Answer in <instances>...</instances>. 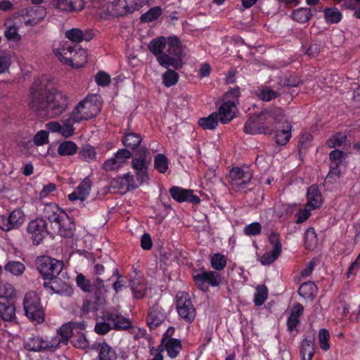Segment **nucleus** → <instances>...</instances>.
Wrapping results in <instances>:
<instances>
[{
  "instance_id": "obj_46",
  "label": "nucleus",
  "mask_w": 360,
  "mask_h": 360,
  "mask_svg": "<svg viewBox=\"0 0 360 360\" xmlns=\"http://www.w3.org/2000/svg\"><path fill=\"white\" fill-rule=\"evenodd\" d=\"M124 0H116L112 2L111 9L116 16H124L129 13Z\"/></svg>"
},
{
  "instance_id": "obj_25",
  "label": "nucleus",
  "mask_w": 360,
  "mask_h": 360,
  "mask_svg": "<svg viewBox=\"0 0 360 360\" xmlns=\"http://www.w3.org/2000/svg\"><path fill=\"white\" fill-rule=\"evenodd\" d=\"M285 124L283 129H278L275 134V141L278 146H285L292 137V126L285 117V120L282 122Z\"/></svg>"
},
{
  "instance_id": "obj_55",
  "label": "nucleus",
  "mask_w": 360,
  "mask_h": 360,
  "mask_svg": "<svg viewBox=\"0 0 360 360\" xmlns=\"http://www.w3.org/2000/svg\"><path fill=\"white\" fill-rule=\"evenodd\" d=\"M46 280H49V281H45L44 283V287L50 290V293L52 294H61L62 290L60 288H55V285L58 284V283H63V281L58 278L57 276H54V278H47Z\"/></svg>"
},
{
  "instance_id": "obj_57",
  "label": "nucleus",
  "mask_w": 360,
  "mask_h": 360,
  "mask_svg": "<svg viewBox=\"0 0 360 360\" xmlns=\"http://www.w3.org/2000/svg\"><path fill=\"white\" fill-rule=\"evenodd\" d=\"M91 286L92 291L94 290L95 294L98 297L103 292H107L108 291V286L105 285L104 281L101 278H95L94 282L91 283Z\"/></svg>"
},
{
  "instance_id": "obj_38",
  "label": "nucleus",
  "mask_w": 360,
  "mask_h": 360,
  "mask_svg": "<svg viewBox=\"0 0 360 360\" xmlns=\"http://www.w3.org/2000/svg\"><path fill=\"white\" fill-rule=\"evenodd\" d=\"M169 162L165 155L157 154L154 158V167L161 174H165L168 169Z\"/></svg>"
},
{
  "instance_id": "obj_18",
  "label": "nucleus",
  "mask_w": 360,
  "mask_h": 360,
  "mask_svg": "<svg viewBox=\"0 0 360 360\" xmlns=\"http://www.w3.org/2000/svg\"><path fill=\"white\" fill-rule=\"evenodd\" d=\"M184 300L181 304V319H184L188 323H192L196 316V310L194 307L187 292H181V301Z\"/></svg>"
},
{
  "instance_id": "obj_29",
  "label": "nucleus",
  "mask_w": 360,
  "mask_h": 360,
  "mask_svg": "<svg viewBox=\"0 0 360 360\" xmlns=\"http://www.w3.org/2000/svg\"><path fill=\"white\" fill-rule=\"evenodd\" d=\"M45 340L40 336H32L25 340L24 348L30 352H44Z\"/></svg>"
},
{
  "instance_id": "obj_10",
  "label": "nucleus",
  "mask_w": 360,
  "mask_h": 360,
  "mask_svg": "<svg viewBox=\"0 0 360 360\" xmlns=\"http://www.w3.org/2000/svg\"><path fill=\"white\" fill-rule=\"evenodd\" d=\"M35 264L44 280L54 278V276H58L63 268L62 261L46 255L38 257Z\"/></svg>"
},
{
  "instance_id": "obj_39",
  "label": "nucleus",
  "mask_w": 360,
  "mask_h": 360,
  "mask_svg": "<svg viewBox=\"0 0 360 360\" xmlns=\"http://www.w3.org/2000/svg\"><path fill=\"white\" fill-rule=\"evenodd\" d=\"M4 269L14 276H19L24 273L25 266L20 262L9 261L4 266Z\"/></svg>"
},
{
  "instance_id": "obj_47",
  "label": "nucleus",
  "mask_w": 360,
  "mask_h": 360,
  "mask_svg": "<svg viewBox=\"0 0 360 360\" xmlns=\"http://www.w3.org/2000/svg\"><path fill=\"white\" fill-rule=\"evenodd\" d=\"M330 333L326 328H321L319 332V344L320 347L324 350L328 351L330 348Z\"/></svg>"
},
{
  "instance_id": "obj_20",
  "label": "nucleus",
  "mask_w": 360,
  "mask_h": 360,
  "mask_svg": "<svg viewBox=\"0 0 360 360\" xmlns=\"http://www.w3.org/2000/svg\"><path fill=\"white\" fill-rule=\"evenodd\" d=\"M307 204L306 207L310 210H316L319 208L323 202L322 195L319 187L316 185L310 186L307 192Z\"/></svg>"
},
{
  "instance_id": "obj_43",
  "label": "nucleus",
  "mask_w": 360,
  "mask_h": 360,
  "mask_svg": "<svg viewBox=\"0 0 360 360\" xmlns=\"http://www.w3.org/2000/svg\"><path fill=\"white\" fill-rule=\"evenodd\" d=\"M312 138V135L308 132L303 133L300 135L297 144L300 155H301L302 153H305L309 148Z\"/></svg>"
},
{
  "instance_id": "obj_6",
  "label": "nucleus",
  "mask_w": 360,
  "mask_h": 360,
  "mask_svg": "<svg viewBox=\"0 0 360 360\" xmlns=\"http://www.w3.org/2000/svg\"><path fill=\"white\" fill-rule=\"evenodd\" d=\"M101 321H97L94 331L98 335H105L112 329L127 330L131 327V321L116 311H103Z\"/></svg>"
},
{
  "instance_id": "obj_11",
  "label": "nucleus",
  "mask_w": 360,
  "mask_h": 360,
  "mask_svg": "<svg viewBox=\"0 0 360 360\" xmlns=\"http://www.w3.org/2000/svg\"><path fill=\"white\" fill-rule=\"evenodd\" d=\"M27 233L33 244L38 245L49 233L46 221L43 218L30 221L27 226Z\"/></svg>"
},
{
  "instance_id": "obj_12",
  "label": "nucleus",
  "mask_w": 360,
  "mask_h": 360,
  "mask_svg": "<svg viewBox=\"0 0 360 360\" xmlns=\"http://www.w3.org/2000/svg\"><path fill=\"white\" fill-rule=\"evenodd\" d=\"M193 280L198 288L203 292H206L209 288V285L212 287H217L221 283V276L213 271H205L202 269L193 276Z\"/></svg>"
},
{
  "instance_id": "obj_17",
  "label": "nucleus",
  "mask_w": 360,
  "mask_h": 360,
  "mask_svg": "<svg viewBox=\"0 0 360 360\" xmlns=\"http://www.w3.org/2000/svg\"><path fill=\"white\" fill-rule=\"evenodd\" d=\"M91 181L89 177L84 179L75 191L68 195L70 201L79 200L84 202L89 195L91 190Z\"/></svg>"
},
{
  "instance_id": "obj_4",
  "label": "nucleus",
  "mask_w": 360,
  "mask_h": 360,
  "mask_svg": "<svg viewBox=\"0 0 360 360\" xmlns=\"http://www.w3.org/2000/svg\"><path fill=\"white\" fill-rule=\"evenodd\" d=\"M43 215L51 224L56 233L63 238H70L74 235L73 224L65 227V220H69L68 214L56 203H46L44 206Z\"/></svg>"
},
{
  "instance_id": "obj_45",
  "label": "nucleus",
  "mask_w": 360,
  "mask_h": 360,
  "mask_svg": "<svg viewBox=\"0 0 360 360\" xmlns=\"http://www.w3.org/2000/svg\"><path fill=\"white\" fill-rule=\"evenodd\" d=\"M65 36L70 41L79 44L84 40V33L79 28H72L65 32Z\"/></svg>"
},
{
  "instance_id": "obj_5",
  "label": "nucleus",
  "mask_w": 360,
  "mask_h": 360,
  "mask_svg": "<svg viewBox=\"0 0 360 360\" xmlns=\"http://www.w3.org/2000/svg\"><path fill=\"white\" fill-rule=\"evenodd\" d=\"M53 53L61 62L75 68H80L87 63L86 50L77 44L72 46L68 41L54 47Z\"/></svg>"
},
{
  "instance_id": "obj_33",
  "label": "nucleus",
  "mask_w": 360,
  "mask_h": 360,
  "mask_svg": "<svg viewBox=\"0 0 360 360\" xmlns=\"http://www.w3.org/2000/svg\"><path fill=\"white\" fill-rule=\"evenodd\" d=\"M78 147L72 141H64L58 147V153L61 156H71L77 153Z\"/></svg>"
},
{
  "instance_id": "obj_59",
  "label": "nucleus",
  "mask_w": 360,
  "mask_h": 360,
  "mask_svg": "<svg viewBox=\"0 0 360 360\" xmlns=\"http://www.w3.org/2000/svg\"><path fill=\"white\" fill-rule=\"evenodd\" d=\"M347 139L345 134L337 133L328 140V146L330 148H336L342 146Z\"/></svg>"
},
{
  "instance_id": "obj_2",
  "label": "nucleus",
  "mask_w": 360,
  "mask_h": 360,
  "mask_svg": "<svg viewBox=\"0 0 360 360\" xmlns=\"http://www.w3.org/2000/svg\"><path fill=\"white\" fill-rule=\"evenodd\" d=\"M30 105L37 112L55 118L65 111L68 97L61 91H51L34 83L31 88Z\"/></svg>"
},
{
  "instance_id": "obj_34",
  "label": "nucleus",
  "mask_w": 360,
  "mask_h": 360,
  "mask_svg": "<svg viewBox=\"0 0 360 360\" xmlns=\"http://www.w3.org/2000/svg\"><path fill=\"white\" fill-rule=\"evenodd\" d=\"M311 10L309 8H300L293 11L292 18L294 20L304 23L309 21L312 17Z\"/></svg>"
},
{
  "instance_id": "obj_27",
  "label": "nucleus",
  "mask_w": 360,
  "mask_h": 360,
  "mask_svg": "<svg viewBox=\"0 0 360 360\" xmlns=\"http://www.w3.org/2000/svg\"><path fill=\"white\" fill-rule=\"evenodd\" d=\"M0 317L5 321H12L16 319L14 304L7 300L0 302Z\"/></svg>"
},
{
  "instance_id": "obj_58",
  "label": "nucleus",
  "mask_w": 360,
  "mask_h": 360,
  "mask_svg": "<svg viewBox=\"0 0 360 360\" xmlns=\"http://www.w3.org/2000/svg\"><path fill=\"white\" fill-rule=\"evenodd\" d=\"M149 0H124L126 8L129 10V13H132L135 11L139 10L143 5L146 4Z\"/></svg>"
},
{
  "instance_id": "obj_21",
  "label": "nucleus",
  "mask_w": 360,
  "mask_h": 360,
  "mask_svg": "<svg viewBox=\"0 0 360 360\" xmlns=\"http://www.w3.org/2000/svg\"><path fill=\"white\" fill-rule=\"evenodd\" d=\"M276 90H274L269 86H262L255 91V95L257 97L265 102H269L275 100L281 95V89L278 85L274 86Z\"/></svg>"
},
{
  "instance_id": "obj_62",
  "label": "nucleus",
  "mask_w": 360,
  "mask_h": 360,
  "mask_svg": "<svg viewBox=\"0 0 360 360\" xmlns=\"http://www.w3.org/2000/svg\"><path fill=\"white\" fill-rule=\"evenodd\" d=\"M281 255L273 250L266 252L260 258V262L262 265H269L275 262Z\"/></svg>"
},
{
  "instance_id": "obj_56",
  "label": "nucleus",
  "mask_w": 360,
  "mask_h": 360,
  "mask_svg": "<svg viewBox=\"0 0 360 360\" xmlns=\"http://www.w3.org/2000/svg\"><path fill=\"white\" fill-rule=\"evenodd\" d=\"M80 158L86 162L94 160L96 158V153L91 146H86L83 148L79 153Z\"/></svg>"
},
{
  "instance_id": "obj_26",
  "label": "nucleus",
  "mask_w": 360,
  "mask_h": 360,
  "mask_svg": "<svg viewBox=\"0 0 360 360\" xmlns=\"http://www.w3.org/2000/svg\"><path fill=\"white\" fill-rule=\"evenodd\" d=\"M318 292V288L314 282L307 281L300 286L298 294L305 300L312 301L316 297Z\"/></svg>"
},
{
  "instance_id": "obj_28",
  "label": "nucleus",
  "mask_w": 360,
  "mask_h": 360,
  "mask_svg": "<svg viewBox=\"0 0 360 360\" xmlns=\"http://www.w3.org/2000/svg\"><path fill=\"white\" fill-rule=\"evenodd\" d=\"M302 84V80L296 75L291 72H286L279 77L277 82L278 86L281 89L286 87H297Z\"/></svg>"
},
{
  "instance_id": "obj_13",
  "label": "nucleus",
  "mask_w": 360,
  "mask_h": 360,
  "mask_svg": "<svg viewBox=\"0 0 360 360\" xmlns=\"http://www.w3.org/2000/svg\"><path fill=\"white\" fill-rule=\"evenodd\" d=\"M19 14L26 25L34 26L44 19L46 9L41 6H33L20 10Z\"/></svg>"
},
{
  "instance_id": "obj_30",
  "label": "nucleus",
  "mask_w": 360,
  "mask_h": 360,
  "mask_svg": "<svg viewBox=\"0 0 360 360\" xmlns=\"http://www.w3.org/2000/svg\"><path fill=\"white\" fill-rule=\"evenodd\" d=\"M315 343L314 338H304L301 342L300 355L302 360H311L315 353Z\"/></svg>"
},
{
  "instance_id": "obj_50",
  "label": "nucleus",
  "mask_w": 360,
  "mask_h": 360,
  "mask_svg": "<svg viewBox=\"0 0 360 360\" xmlns=\"http://www.w3.org/2000/svg\"><path fill=\"white\" fill-rule=\"evenodd\" d=\"M224 101L227 102H233L236 105L239 103L240 96V88L236 86L233 88L230 87L224 94Z\"/></svg>"
},
{
  "instance_id": "obj_51",
  "label": "nucleus",
  "mask_w": 360,
  "mask_h": 360,
  "mask_svg": "<svg viewBox=\"0 0 360 360\" xmlns=\"http://www.w3.org/2000/svg\"><path fill=\"white\" fill-rule=\"evenodd\" d=\"M269 243L273 247V251L281 254L282 243L281 241V235L276 231H272L268 237Z\"/></svg>"
},
{
  "instance_id": "obj_44",
  "label": "nucleus",
  "mask_w": 360,
  "mask_h": 360,
  "mask_svg": "<svg viewBox=\"0 0 360 360\" xmlns=\"http://www.w3.org/2000/svg\"><path fill=\"white\" fill-rule=\"evenodd\" d=\"M268 297V289L265 285L258 286L256 288L254 303L256 306H262Z\"/></svg>"
},
{
  "instance_id": "obj_41",
  "label": "nucleus",
  "mask_w": 360,
  "mask_h": 360,
  "mask_svg": "<svg viewBox=\"0 0 360 360\" xmlns=\"http://www.w3.org/2000/svg\"><path fill=\"white\" fill-rule=\"evenodd\" d=\"M211 266L216 271L223 270L227 264V259L224 255L215 253L211 257Z\"/></svg>"
},
{
  "instance_id": "obj_16",
  "label": "nucleus",
  "mask_w": 360,
  "mask_h": 360,
  "mask_svg": "<svg viewBox=\"0 0 360 360\" xmlns=\"http://www.w3.org/2000/svg\"><path fill=\"white\" fill-rule=\"evenodd\" d=\"M165 319L166 313L159 304H154L149 308L146 321L150 330L155 329Z\"/></svg>"
},
{
  "instance_id": "obj_53",
  "label": "nucleus",
  "mask_w": 360,
  "mask_h": 360,
  "mask_svg": "<svg viewBox=\"0 0 360 360\" xmlns=\"http://www.w3.org/2000/svg\"><path fill=\"white\" fill-rule=\"evenodd\" d=\"M77 286L85 292H91L92 286L91 281L87 279L82 274H79L76 277Z\"/></svg>"
},
{
  "instance_id": "obj_32",
  "label": "nucleus",
  "mask_w": 360,
  "mask_h": 360,
  "mask_svg": "<svg viewBox=\"0 0 360 360\" xmlns=\"http://www.w3.org/2000/svg\"><path fill=\"white\" fill-rule=\"evenodd\" d=\"M79 122H76L75 119L73 117V114L71 112L70 117L64 120L62 124H60V134L65 138L72 136L75 134V130L74 124Z\"/></svg>"
},
{
  "instance_id": "obj_14",
  "label": "nucleus",
  "mask_w": 360,
  "mask_h": 360,
  "mask_svg": "<svg viewBox=\"0 0 360 360\" xmlns=\"http://www.w3.org/2000/svg\"><path fill=\"white\" fill-rule=\"evenodd\" d=\"M24 221V213L20 209L15 210L8 216L0 215V229L9 231L19 227Z\"/></svg>"
},
{
  "instance_id": "obj_61",
  "label": "nucleus",
  "mask_w": 360,
  "mask_h": 360,
  "mask_svg": "<svg viewBox=\"0 0 360 360\" xmlns=\"http://www.w3.org/2000/svg\"><path fill=\"white\" fill-rule=\"evenodd\" d=\"M300 323V319H297L290 316H288L287 319V329L290 334L295 337L299 333L298 326Z\"/></svg>"
},
{
  "instance_id": "obj_22",
  "label": "nucleus",
  "mask_w": 360,
  "mask_h": 360,
  "mask_svg": "<svg viewBox=\"0 0 360 360\" xmlns=\"http://www.w3.org/2000/svg\"><path fill=\"white\" fill-rule=\"evenodd\" d=\"M121 141L124 146L131 150H138L142 142L141 136L136 132H126L122 137Z\"/></svg>"
},
{
  "instance_id": "obj_7",
  "label": "nucleus",
  "mask_w": 360,
  "mask_h": 360,
  "mask_svg": "<svg viewBox=\"0 0 360 360\" xmlns=\"http://www.w3.org/2000/svg\"><path fill=\"white\" fill-rule=\"evenodd\" d=\"M23 308L26 316L33 323L40 324L45 320V312L41 299L34 291L25 294L23 300Z\"/></svg>"
},
{
  "instance_id": "obj_31",
  "label": "nucleus",
  "mask_w": 360,
  "mask_h": 360,
  "mask_svg": "<svg viewBox=\"0 0 360 360\" xmlns=\"http://www.w3.org/2000/svg\"><path fill=\"white\" fill-rule=\"evenodd\" d=\"M219 121L218 114L217 112H214L207 117L200 118L198 121V124L205 130H212L217 127Z\"/></svg>"
},
{
  "instance_id": "obj_35",
  "label": "nucleus",
  "mask_w": 360,
  "mask_h": 360,
  "mask_svg": "<svg viewBox=\"0 0 360 360\" xmlns=\"http://www.w3.org/2000/svg\"><path fill=\"white\" fill-rule=\"evenodd\" d=\"M323 12L325 20L328 23H338L342 20V14L336 7H326Z\"/></svg>"
},
{
  "instance_id": "obj_23",
  "label": "nucleus",
  "mask_w": 360,
  "mask_h": 360,
  "mask_svg": "<svg viewBox=\"0 0 360 360\" xmlns=\"http://www.w3.org/2000/svg\"><path fill=\"white\" fill-rule=\"evenodd\" d=\"M55 6L61 11H81L84 7V0H57Z\"/></svg>"
},
{
  "instance_id": "obj_1",
  "label": "nucleus",
  "mask_w": 360,
  "mask_h": 360,
  "mask_svg": "<svg viewBox=\"0 0 360 360\" xmlns=\"http://www.w3.org/2000/svg\"><path fill=\"white\" fill-rule=\"evenodd\" d=\"M148 50L155 57L158 64L167 70L162 75V83L166 87H170L177 83L179 74L169 69L176 68L178 59H180V39L175 35L166 38L163 36L153 39L148 45Z\"/></svg>"
},
{
  "instance_id": "obj_52",
  "label": "nucleus",
  "mask_w": 360,
  "mask_h": 360,
  "mask_svg": "<svg viewBox=\"0 0 360 360\" xmlns=\"http://www.w3.org/2000/svg\"><path fill=\"white\" fill-rule=\"evenodd\" d=\"M200 198L194 195L191 190L181 188V202H188L193 205H198L200 202Z\"/></svg>"
},
{
  "instance_id": "obj_60",
  "label": "nucleus",
  "mask_w": 360,
  "mask_h": 360,
  "mask_svg": "<svg viewBox=\"0 0 360 360\" xmlns=\"http://www.w3.org/2000/svg\"><path fill=\"white\" fill-rule=\"evenodd\" d=\"M33 142L36 146H43L49 143V132L40 130L33 137Z\"/></svg>"
},
{
  "instance_id": "obj_48",
  "label": "nucleus",
  "mask_w": 360,
  "mask_h": 360,
  "mask_svg": "<svg viewBox=\"0 0 360 360\" xmlns=\"http://www.w3.org/2000/svg\"><path fill=\"white\" fill-rule=\"evenodd\" d=\"M67 345L63 340L58 335L53 337L50 340H45L44 351L54 352L61 345Z\"/></svg>"
},
{
  "instance_id": "obj_40",
  "label": "nucleus",
  "mask_w": 360,
  "mask_h": 360,
  "mask_svg": "<svg viewBox=\"0 0 360 360\" xmlns=\"http://www.w3.org/2000/svg\"><path fill=\"white\" fill-rule=\"evenodd\" d=\"M161 15V8L160 6H154L142 14L140 17V20L142 22H150L157 20Z\"/></svg>"
},
{
  "instance_id": "obj_3",
  "label": "nucleus",
  "mask_w": 360,
  "mask_h": 360,
  "mask_svg": "<svg viewBox=\"0 0 360 360\" xmlns=\"http://www.w3.org/2000/svg\"><path fill=\"white\" fill-rule=\"evenodd\" d=\"M285 120L283 110L279 107H271L255 113L245 122L244 131L248 134H271L276 124Z\"/></svg>"
},
{
  "instance_id": "obj_64",
  "label": "nucleus",
  "mask_w": 360,
  "mask_h": 360,
  "mask_svg": "<svg viewBox=\"0 0 360 360\" xmlns=\"http://www.w3.org/2000/svg\"><path fill=\"white\" fill-rule=\"evenodd\" d=\"M123 181L126 183L127 191L133 190L137 188L141 184L137 181L136 177L131 174L129 172L124 174L122 176Z\"/></svg>"
},
{
  "instance_id": "obj_54",
  "label": "nucleus",
  "mask_w": 360,
  "mask_h": 360,
  "mask_svg": "<svg viewBox=\"0 0 360 360\" xmlns=\"http://www.w3.org/2000/svg\"><path fill=\"white\" fill-rule=\"evenodd\" d=\"M261 232L262 225L259 222H252L243 229V233L247 236H258Z\"/></svg>"
},
{
  "instance_id": "obj_15",
  "label": "nucleus",
  "mask_w": 360,
  "mask_h": 360,
  "mask_svg": "<svg viewBox=\"0 0 360 360\" xmlns=\"http://www.w3.org/2000/svg\"><path fill=\"white\" fill-rule=\"evenodd\" d=\"M229 182L236 188H245L250 182L252 175L248 169L233 167L229 172Z\"/></svg>"
},
{
  "instance_id": "obj_8",
  "label": "nucleus",
  "mask_w": 360,
  "mask_h": 360,
  "mask_svg": "<svg viewBox=\"0 0 360 360\" xmlns=\"http://www.w3.org/2000/svg\"><path fill=\"white\" fill-rule=\"evenodd\" d=\"M100 112V105L98 103L97 95L88 96L73 109L72 113L76 122L88 120L96 117Z\"/></svg>"
},
{
  "instance_id": "obj_24",
  "label": "nucleus",
  "mask_w": 360,
  "mask_h": 360,
  "mask_svg": "<svg viewBox=\"0 0 360 360\" xmlns=\"http://www.w3.org/2000/svg\"><path fill=\"white\" fill-rule=\"evenodd\" d=\"M129 285L135 298L141 299L145 296L147 290V282L144 278H134L130 280Z\"/></svg>"
},
{
  "instance_id": "obj_36",
  "label": "nucleus",
  "mask_w": 360,
  "mask_h": 360,
  "mask_svg": "<svg viewBox=\"0 0 360 360\" xmlns=\"http://www.w3.org/2000/svg\"><path fill=\"white\" fill-rule=\"evenodd\" d=\"M304 246L309 250H314L317 245V236L314 228L309 227L307 229L304 237Z\"/></svg>"
},
{
  "instance_id": "obj_19",
  "label": "nucleus",
  "mask_w": 360,
  "mask_h": 360,
  "mask_svg": "<svg viewBox=\"0 0 360 360\" xmlns=\"http://www.w3.org/2000/svg\"><path fill=\"white\" fill-rule=\"evenodd\" d=\"M237 106L233 102L224 101L218 109V117L222 124L229 123L236 116Z\"/></svg>"
},
{
  "instance_id": "obj_63",
  "label": "nucleus",
  "mask_w": 360,
  "mask_h": 360,
  "mask_svg": "<svg viewBox=\"0 0 360 360\" xmlns=\"http://www.w3.org/2000/svg\"><path fill=\"white\" fill-rule=\"evenodd\" d=\"M5 37L8 41L14 42L19 41L21 39L20 35L18 34V29L17 27L13 25L9 26L5 31Z\"/></svg>"
},
{
  "instance_id": "obj_49",
  "label": "nucleus",
  "mask_w": 360,
  "mask_h": 360,
  "mask_svg": "<svg viewBox=\"0 0 360 360\" xmlns=\"http://www.w3.org/2000/svg\"><path fill=\"white\" fill-rule=\"evenodd\" d=\"M71 324L72 323L70 322L65 323L58 330V335L65 342V344L67 345L73 333V326H71Z\"/></svg>"
},
{
  "instance_id": "obj_42",
  "label": "nucleus",
  "mask_w": 360,
  "mask_h": 360,
  "mask_svg": "<svg viewBox=\"0 0 360 360\" xmlns=\"http://www.w3.org/2000/svg\"><path fill=\"white\" fill-rule=\"evenodd\" d=\"M117 356L115 350L108 344L105 343L98 353L99 360H117Z\"/></svg>"
},
{
  "instance_id": "obj_9",
  "label": "nucleus",
  "mask_w": 360,
  "mask_h": 360,
  "mask_svg": "<svg viewBox=\"0 0 360 360\" xmlns=\"http://www.w3.org/2000/svg\"><path fill=\"white\" fill-rule=\"evenodd\" d=\"M137 157H133L131 166L135 172L137 181L143 184L149 180L148 166L150 159L147 156L150 155L149 150L146 146H141L136 152Z\"/></svg>"
},
{
  "instance_id": "obj_37",
  "label": "nucleus",
  "mask_w": 360,
  "mask_h": 360,
  "mask_svg": "<svg viewBox=\"0 0 360 360\" xmlns=\"http://www.w3.org/2000/svg\"><path fill=\"white\" fill-rule=\"evenodd\" d=\"M164 351L167 352V354L171 358H174L178 355L177 349L180 348V340L176 338H169L165 342L163 345Z\"/></svg>"
}]
</instances>
